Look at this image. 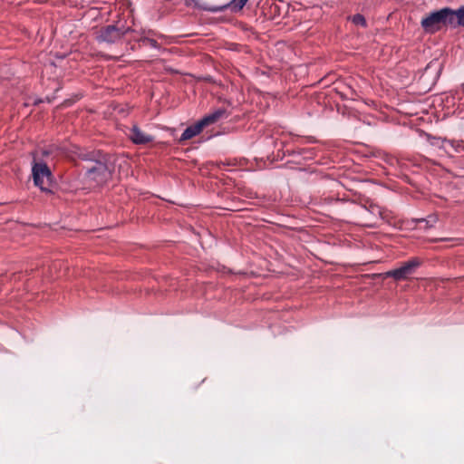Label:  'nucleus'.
I'll return each mask as SVG.
<instances>
[{"instance_id": "obj_15", "label": "nucleus", "mask_w": 464, "mask_h": 464, "mask_svg": "<svg viewBox=\"0 0 464 464\" xmlns=\"http://www.w3.org/2000/svg\"><path fill=\"white\" fill-rule=\"evenodd\" d=\"M434 242H439V241H454V242H458L457 244H460L459 241H461L460 238H449V237H443V238H437V239H434L433 240Z\"/></svg>"}, {"instance_id": "obj_10", "label": "nucleus", "mask_w": 464, "mask_h": 464, "mask_svg": "<svg viewBox=\"0 0 464 464\" xmlns=\"http://www.w3.org/2000/svg\"><path fill=\"white\" fill-rule=\"evenodd\" d=\"M441 141L440 149L444 150L445 152L450 156V152L446 149V144L450 146L456 153L464 152V140H450L447 138L438 139Z\"/></svg>"}, {"instance_id": "obj_3", "label": "nucleus", "mask_w": 464, "mask_h": 464, "mask_svg": "<svg viewBox=\"0 0 464 464\" xmlns=\"http://www.w3.org/2000/svg\"><path fill=\"white\" fill-rule=\"evenodd\" d=\"M450 7H444L423 17L420 25L429 34H434L444 26H450Z\"/></svg>"}, {"instance_id": "obj_5", "label": "nucleus", "mask_w": 464, "mask_h": 464, "mask_svg": "<svg viewBox=\"0 0 464 464\" xmlns=\"http://www.w3.org/2000/svg\"><path fill=\"white\" fill-rule=\"evenodd\" d=\"M132 32L130 27L118 24H108L101 27L97 33L95 39L99 43H106L114 44L119 43L128 33Z\"/></svg>"}, {"instance_id": "obj_18", "label": "nucleus", "mask_w": 464, "mask_h": 464, "mask_svg": "<svg viewBox=\"0 0 464 464\" xmlns=\"http://www.w3.org/2000/svg\"><path fill=\"white\" fill-rule=\"evenodd\" d=\"M287 154L291 155L292 153H294V151H290V150H286Z\"/></svg>"}, {"instance_id": "obj_4", "label": "nucleus", "mask_w": 464, "mask_h": 464, "mask_svg": "<svg viewBox=\"0 0 464 464\" xmlns=\"http://www.w3.org/2000/svg\"><path fill=\"white\" fill-rule=\"evenodd\" d=\"M32 173L34 183L36 187H38L43 192L50 194L53 193L54 185L53 182V174L45 162L34 161Z\"/></svg>"}, {"instance_id": "obj_11", "label": "nucleus", "mask_w": 464, "mask_h": 464, "mask_svg": "<svg viewBox=\"0 0 464 464\" xmlns=\"http://www.w3.org/2000/svg\"><path fill=\"white\" fill-rule=\"evenodd\" d=\"M450 27L464 26V6H461L457 11L450 8Z\"/></svg>"}, {"instance_id": "obj_9", "label": "nucleus", "mask_w": 464, "mask_h": 464, "mask_svg": "<svg viewBox=\"0 0 464 464\" xmlns=\"http://www.w3.org/2000/svg\"><path fill=\"white\" fill-rule=\"evenodd\" d=\"M204 128H205L204 125L202 124L201 121L199 120L196 123H194V124H192V125H190V126H188V128L185 129V130L181 134L179 141L180 143H182L185 140H190V139L194 138L195 136H197L199 133H201V131L204 130Z\"/></svg>"}, {"instance_id": "obj_1", "label": "nucleus", "mask_w": 464, "mask_h": 464, "mask_svg": "<svg viewBox=\"0 0 464 464\" xmlns=\"http://www.w3.org/2000/svg\"><path fill=\"white\" fill-rule=\"evenodd\" d=\"M321 212L328 217L368 227H378V221L391 223L393 218L392 212L383 208L370 200L363 205H357L354 201L332 196L321 197L315 203Z\"/></svg>"}, {"instance_id": "obj_8", "label": "nucleus", "mask_w": 464, "mask_h": 464, "mask_svg": "<svg viewBox=\"0 0 464 464\" xmlns=\"http://www.w3.org/2000/svg\"><path fill=\"white\" fill-rule=\"evenodd\" d=\"M227 110L223 109V108H219V109L214 111L213 112H210V113L205 115L200 121H201L202 124L204 125V127L206 128L209 125H212V124L218 122L219 120H221L223 118H227Z\"/></svg>"}, {"instance_id": "obj_17", "label": "nucleus", "mask_w": 464, "mask_h": 464, "mask_svg": "<svg viewBox=\"0 0 464 464\" xmlns=\"http://www.w3.org/2000/svg\"><path fill=\"white\" fill-rule=\"evenodd\" d=\"M226 165L230 166L232 164L230 162H225V161L217 162V166L219 168H221V166H226Z\"/></svg>"}, {"instance_id": "obj_6", "label": "nucleus", "mask_w": 464, "mask_h": 464, "mask_svg": "<svg viewBox=\"0 0 464 464\" xmlns=\"http://www.w3.org/2000/svg\"><path fill=\"white\" fill-rule=\"evenodd\" d=\"M422 263L421 258L417 256L411 257L406 262L401 263L400 267L387 271L385 276L392 277L395 281L407 280L411 278Z\"/></svg>"}, {"instance_id": "obj_16", "label": "nucleus", "mask_w": 464, "mask_h": 464, "mask_svg": "<svg viewBox=\"0 0 464 464\" xmlns=\"http://www.w3.org/2000/svg\"><path fill=\"white\" fill-rule=\"evenodd\" d=\"M439 138H432V140L430 141L431 145H436L440 149L441 141L438 140Z\"/></svg>"}, {"instance_id": "obj_14", "label": "nucleus", "mask_w": 464, "mask_h": 464, "mask_svg": "<svg viewBox=\"0 0 464 464\" xmlns=\"http://www.w3.org/2000/svg\"><path fill=\"white\" fill-rule=\"evenodd\" d=\"M352 22L356 25H361L362 27L367 26V23L365 17L361 14H356L352 17Z\"/></svg>"}, {"instance_id": "obj_12", "label": "nucleus", "mask_w": 464, "mask_h": 464, "mask_svg": "<svg viewBox=\"0 0 464 464\" xmlns=\"http://www.w3.org/2000/svg\"><path fill=\"white\" fill-rule=\"evenodd\" d=\"M248 0H231L224 8L229 9L233 13L242 11Z\"/></svg>"}, {"instance_id": "obj_7", "label": "nucleus", "mask_w": 464, "mask_h": 464, "mask_svg": "<svg viewBox=\"0 0 464 464\" xmlns=\"http://www.w3.org/2000/svg\"><path fill=\"white\" fill-rule=\"evenodd\" d=\"M129 138L136 145H146L154 140L153 136L142 131L136 124L130 128Z\"/></svg>"}, {"instance_id": "obj_13", "label": "nucleus", "mask_w": 464, "mask_h": 464, "mask_svg": "<svg viewBox=\"0 0 464 464\" xmlns=\"http://www.w3.org/2000/svg\"><path fill=\"white\" fill-rule=\"evenodd\" d=\"M144 34H145V32L143 31L141 34V36L135 40L137 42L142 43L144 44H150L152 48H155V49L160 48V44L155 39L150 38V37L144 35Z\"/></svg>"}, {"instance_id": "obj_2", "label": "nucleus", "mask_w": 464, "mask_h": 464, "mask_svg": "<svg viewBox=\"0 0 464 464\" xmlns=\"http://www.w3.org/2000/svg\"><path fill=\"white\" fill-rule=\"evenodd\" d=\"M77 157L83 160L92 163L86 168L85 180L91 187H101L105 185L112 178L114 172V164L111 160V156L100 150H86L79 149Z\"/></svg>"}]
</instances>
